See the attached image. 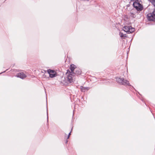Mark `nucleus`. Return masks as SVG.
I'll use <instances>...</instances> for the list:
<instances>
[{"label": "nucleus", "mask_w": 155, "mask_h": 155, "mask_svg": "<svg viewBox=\"0 0 155 155\" xmlns=\"http://www.w3.org/2000/svg\"><path fill=\"white\" fill-rule=\"evenodd\" d=\"M67 75V79L70 83H71L74 81V78L75 74L73 72H70V71L68 70L66 73Z\"/></svg>", "instance_id": "obj_1"}, {"label": "nucleus", "mask_w": 155, "mask_h": 155, "mask_svg": "<svg viewBox=\"0 0 155 155\" xmlns=\"http://www.w3.org/2000/svg\"><path fill=\"white\" fill-rule=\"evenodd\" d=\"M116 81L120 84L125 86L130 85L129 82L127 80L124 78L116 77Z\"/></svg>", "instance_id": "obj_2"}, {"label": "nucleus", "mask_w": 155, "mask_h": 155, "mask_svg": "<svg viewBox=\"0 0 155 155\" xmlns=\"http://www.w3.org/2000/svg\"><path fill=\"white\" fill-rule=\"evenodd\" d=\"M133 6L136 10L140 12L143 9V5L140 4L138 1L134 2L133 4Z\"/></svg>", "instance_id": "obj_3"}, {"label": "nucleus", "mask_w": 155, "mask_h": 155, "mask_svg": "<svg viewBox=\"0 0 155 155\" xmlns=\"http://www.w3.org/2000/svg\"><path fill=\"white\" fill-rule=\"evenodd\" d=\"M123 30L128 34L132 33L135 30L134 28L131 26H125L123 28Z\"/></svg>", "instance_id": "obj_4"}, {"label": "nucleus", "mask_w": 155, "mask_h": 155, "mask_svg": "<svg viewBox=\"0 0 155 155\" xmlns=\"http://www.w3.org/2000/svg\"><path fill=\"white\" fill-rule=\"evenodd\" d=\"M147 19L149 21H153L155 20V9H154L152 13L147 14Z\"/></svg>", "instance_id": "obj_5"}, {"label": "nucleus", "mask_w": 155, "mask_h": 155, "mask_svg": "<svg viewBox=\"0 0 155 155\" xmlns=\"http://www.w3.org/2000/svg\"><path fill=\"white\" fill-rule=\"evenodd\" d=\"M47 74H49V76L51 78L55 77L56 75V72L54 70L48 69L47 70Z\"/></svg>", "instance_id": "obj_6"}, {"label": "nucleus", "mask_w": 155, "mask_h": 155, "mask_svg": "<svg viewBox=\"0 0 155 155\" xmlns=\"http://www.w3.org/2000/svg\"><path fill=\"white\" fill-rule=\"evenodd\" d=\"M138 11L136 10L135 8H133L130 12V16L133 18H135L136 17V14L138 13Z\"/></svg>", "instance_id": "obj_7"}, {"label": "nucleus", "mask_w": 155, "mask_h": 155, "mask_svg": "<svg viewBox=\"0 0 155 155\" xmlns=\"http://www.w3.org/2000/svg\"><path fill=\"white\" fill-rule=\"evenodd\" d=\"M15 76L22 79H24L25 78L27 77L26 75L23 72L18 73L17 74H16Z\"/></svg>", "instance_id": "obj_8"}, {"label": "nucleus", "mask_w": 155, "mask_h": 155, "mask_svg": "<svg viewBox=\"0 0 155 155\" xmlns=\"http://www.w3.org/2000/svg\"><path fill=\"white\" fill-rule=\"evenodd\" d=\"M81 91L82 92H85L86 91L88 90L89 88L88 87H81Z\"/></svg>", "instance_id": "obj_9"}, {"label": "nucleus", "mask_w": 155, "mask_h": 155, "mask_svg": "<svg viewBox=\"0 0 155 155\" xmlns=\"http://www.w3.org/2000/svg\"><path fill=\"white\" fill-rule=\"evenodd\" d=\"M119 35L120 37L122 38H124L125 37H127V36L126 34H123L122 33L120 32L119 33Z\"/></svg>", "instance_id": "obj_10"}, {"label": "nucleus", "mask_w": 155, "mask_h": 155, "mask_svg": "<svg viewBox=\"0 0 155 155\" xmlns=\"http://www.w3.org/2000/svg\"><path fill=\"white\" fill-rule=\"evenodd\" d=\"M75 66L73 65V64H72V65H71V66H70V70H71V71L70 72H73V71L74 69L75 68Z\"/></svg>", "instance_id": "obj_11"}, {"label": "nucleus", "mask_w": 155, "mask_h": 155, "mask_svg": "<svg viewBox=\"0 0 155 155\" xmlns=\"http://www.w3.org/2000/svg\"><path fill=\"white\" fill-rule=\"evenodd\" d=\"M75 74L79 75L81 73V71L80 70H76L75 73H74Z\"/></svg>", "instance_id": "obj_12"}, {"label": "nucleus", "mask_w": 155, "mask_h": 155, "mask_svg": "<svg viewBox=\"0 0 155 155\" xmlns=\"http://www.w3.org/2000/svg\"><path fill=\"white\" fill-rule=\"evenodd\" d=\"M150 2L152 4L155 6V0H151Z\"/></svg>", "instance_id": "obj_13"}, {"label": "nucleus", "mask_w": 155, "mask_h": 155, "mask_svg": "<svg viewBox=\"0 0 155 155\" xmlns=\"http://www.w3.org/2000/svg\"><path fill=\"white\" fill-rule=\"evenodd\" d=\"M70 135H71V132L70 133H69V135H68V139L69 138Z\"/></svg>", "instance_id": "obj_14"}, {"label": "nucleus", "mask_w": 155, "mask_h": 155, "mask_svg": "<svg viewBox=\"0 0 155 155\" xmlns=\"http://www.w3.org/2000/svg\"><path fill=\"white\" fill-rule=\"evenodd\" d=\"M70 98H71V101H73L72 100V98H73V100H74V97H70Z\"/></svg>", "instance_id": "obj_15"}, {"label": "nucleus", "mask_w": 155, "mask_h": 155, "mask_svg": "<svg viewBox=\"0 0 155 155\" xmlns=\"http://www.w3.org/2000/svg\"><path fill=\"white\" fill-rule=\"evenodd\" d=\"M129 5H127V7H128Z\"/></svg>", "instance_id": "obj_16"}, {"label": "nucleus", "mask_w": 155, "mask_h": 155, "mask_svg": "<svg viewBox=\"0 0 155 155\" xmlns=\"http://www.w3.org/2000/svg\"><path fill=\"white\" fill-rule=\"evenodd\" d=\"M46 100H47V97L46 98Z\"/></svg>", "instance_id": "obj_17"}]
</instances>
